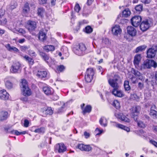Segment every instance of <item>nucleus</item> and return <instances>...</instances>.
I'll use <instances>...</instances> for the list:
<instances>
[{
  "label": "nucleus",
  "instance_id": "obj_21",
  "mask_svg": "<svg viewBox=\"0 0 157 157\" xmlns=\"http://www.w3.org/2000/svg\"><path fill=\"white\" fill-rule=\"evenodd\" d=\"M47 75V72L46 71H38L37 74V76L41 78L46 77Z\"/></svg>",
  "mask_w": 157,
  "mask_h": 157
},
{
  "label": "nucleus",
  "instance_id": "obj_51",
  "mask_svg": "<svg viewBox=\"0 0 157 157\" xmlns=\"http://www.w3.org/2000/svg\"><path fill=\"white\" fill-rule=\"evenodd\" d=\"M138 126H139L141 128H144L146 126L145 124L142 121H139L138 122Z\"/></svg>",
  "mask_w": 157,
  "mask_h": 157
},
{
  "label": "nucleus",
  "instance_id": "obj_6",
  "mask_svg": "<svg viewBox=\"0 0 157 157\" xmlns=\"http://www.w3.org/2000/svg\"><path fill=\"white\" fill-rule=\"evenodd\" d=\"M36 27V23L35 21H29L26 25V28L29 32L33 30Z\"/></svg>",
  "mask_w": 157,
  "mask_h": 157
},
{
  "label": "nucleus",
  "instance_id": "obj_41",
  "mask_svg": "<svg viewBox=\"0 0 157 157\" xmlns=\"http://www.w3.org/2000/svg\"><path fill=\"white\" fill-rule=\"evenodd\" d=\"M102 43L104 44L106 47L108 46L109 44V40L107 38H103L102 39Z\"/></svg>",
  "mask_w": 157,
  "mask_h": 157
},
{
  "label": "nucleus",
  "instance_id": "obj_14",
  "mask_svg": "<svg viewBox=\"0 0 157 157\" xmlns=\"http://www.w3.org/2000/svg\"><path fill=\"white\" fill-rule=\"evenodd\" d=\"M128 33L132 36L136 35V30L133 27L131 26H128L127 27Z\"/></svg>",
  "mask_w": 157,
  "mask_h": 157
},
{
  "label": "nucleus",
  "instance_id": "obj_28",
  "mask_svg": "<svg viewBox=\"0 0 157 157\" xmlns=\"http://www.w3.org/2000/svg\"><path fill=\"white\" fill-rule=\"evenodd\" d=\"M20 86L21 89L28 87L27 81L25 79H22L20 83Z\"/></svg>",
  "mask_w": 157,
  "mask_h": 157
},
{
  "label": "nucleus",
  "instance_id": "obj_23",
  "mask_svg": "<svg viewBox=\"0 0 157 157\" xmlns=\"http://www.w3.org/2000/svg\"><path fill=\"white\" fill-rule=\"evenodd\" d=\"M155 107V106L152 107L150 110V115L154 119L157 118V111L152 109L153 107Z\"/></svg>",
  "mask_w": 157,
  "mask_h": 157
},
{
  "label": "nucleus",
  "instance_id": "obj_55",
  "mask_svg": "<svg viewBox=\"0 0 157 157\" xmlns=\"http://www.w3.org/2000/svg\"><path fill=\"white\" fill-rule=\"evenodd\" d=\"M84 135L85 137V138L86 139H87L89 138L90 136V133L86 131H85L84 132Z\"/></svg>",
  "mask_w": 157,
  "mask_h": 157
},
{
  "label": "nucleus",
  "instance_id": "obj_46",
  "mask_svg": "<svg viewBox=\"0 0 157 157\" xmlns=\"http://www.w3.org/2000/svg\"><path fill=\"white\" fill-rule=\"evenodd\" d=\"M92 149L91 147L89 145H85L83 151H89L91 150Z\"/></svg>",
  "mask_w": 157,
  "mask_h": 157
},
{
  "label": "nucleus",
  "instance_id": "obj_57",
  "mask_svg": "<svg viewBox=\"0 0 157 157\" xmlns=\"http://www.w3.org/2000/svg\"><path fill=\"white\" fill-rule=\"evenodd\" d=\"M0 23L2 25H4L6 24L7 23V20L6 19H2L0 21Z\"/></svg>",
  "mask_w": 157,
  "mask_h": 157
},
{
  "label": "nucleus",
  "instance_id": "obj_53",
  "mask_svg": "<svg viewBox=\"0 0 157 157\" xmlns=\"http://www.w3.org/2000/svg\"><path fill=\"white\" fill-rule=\"evenodd\" d=\"M134 63L136 66H137V54L135 55V56Z\"/></svg>",
  "mask_w": 157,
  "mask_h": 157
},
{
  "label": "nucleus",
  "instance_id": "obj_15",
  "mask_svg": "<svg viewBox=\"0 0 157 157\" xmlns=\"http://www.w3.org/2000/svg\"><path fill=\"white\" fill-rule=\"evenodd\" d=\"M22 93L25 96H29L31 95V92L30 89L28 87L21 89Z\"/></svg>",
  "mask_w": 157,
  "mask_h": 157
},
{
  "label": "nucleus",
  "instance_id": "obj_8",
  "mask_svg": "<svg viewBox=\"0 0 157 157\" xmlns=\"http://www.w3.org/2000/svg\"><path fill=\"white\" fill-rule=\"evenodd\" d=\"M55 147L56 150L59 153L63 152L66 150V147L63 143L57 144Z\"/></svg>",
  "mask_w": 157,
  "mask_h": 157
},
{
  "label": "nucleus",
  "instance_id": "obj_4",
  "mask_svg": "<svg viewBox=\"0 0 157 157\" xmlns=\"http://www.w3.org/2000/svg\"><path fill=\"white\" fill-rule=\"evenodd\" d=\"M150 26V21L146 19L141 22L140 25V28L142 31L144 32L147 30Z\"/></svg>",
  "mask_w": 157,
  "mask_h": 157
},
{
  "label": "nucleus",
  "instance_id": "obj_42",
  "mask_svg": "<svg viewBox=\"0 0 157 157\" xmlns=\"http://www.w3.org/2000/svg\"><path fill=\"white\" fill-rule=\"evenodd\" d=\"M45 129L43 127H41L40 128H38L35 130L34 132L36 133H43L44 132Z\"/></svg>",
  "mask_w": 157,
  "mask_h": 157
},
{
  "label": "nucleus",
  "instance_id": "obj_12",
  "mask_svg": "<svg viewBox=\"0 0 157 157\" xmlns=\"http://www.w3.org/2000/svg\"><path fill=\"white\" fill-rule=\"evenodd\" d=\"M112 31L114 35H117L121 34V30L119 26L116 25L113 28Z\"/></svg>",
  "mask_w": 157,
  "mask_h": 157
},
{
  "label": "nucleus",
  "instance_id": "obj_13",
  "mask_svg": "<svg viewBox=\"0 0 157 157\" xmlns=\"http://www.w3.org/2000/svg\"><path fill=\"white\" fill-rule=\"evenodd\" d=\"M156 51L152 48H150L148 49L147 52V57L149 58H152L154 57L156 54Z\"/></svg>",
  "mask_w": 157,
  "mask_h": 157
},
{
  "label": "nucleus",
  "instance_id": "obj_26",
  "mask_svg": "<svg viewBox=\"0 0 157 157\" xmlns=\"http://www.w3.org/2000/svg\"><path fill=\"white\" fill-rule=\"evenodd\" d=\"M23 58L28 62L29 64L33 65L34 63V60L31 58L27 55H25L23 56Z\"/></svg>",
  "mask_w": 157,
  "mask_h": 157
},
{
  "label": "nucleus",
  "instance_id": "obj_63",
  "mask_svg": "<svg viewBox=\"0 0 157 157\" xmlns=\"http://www.w3.org/2000/svg\"><path fill=\"white\" fill-rule=\"evenodd\" d=\"M152 130L154 132L157 133V126H153L152 127Z\"/></svg>",
  "mask_w": 157,
  "mask_h": 157
},
{
  "label": "nucleus",
  "instance_id": "obj_40",
  "mask_svg": "<svg viewBox=\"0 0 157 157\" xmlns=\"http://www.w3.org/2000/svg\"><path fill=\"white\" fill-rule=\"evenodd\" d=\"M6 87L8 89H11L13 86L12 83L9 81H7L5 83Z\"/></svg>",
  "mask_w": 157,
  "mask_h": 157
},
{
  "label": "nucleus",
  "instance_id": "obj_1",
  "mask_svg": "<svg viewBox=\"0 0 157 157\" xmlns=\"http://www.w3.org/2000/svg\"><path fill=\"white\" fill-rule=\"evenodd\" d=\"M86 48L85 45L82 43L76 45L73 48L74 52L78 56H82L86 53Z\"/></svg>",
  "mask_w": 157,
  "mask_h": 157
},
{
  "label": "nucleus",
  "instance_id": "obj_34",
  "mask_svg": "<svg viewBox=\"0 0 157 157\" xmlns=\"http://www.w3.org/2000/svg\"><path fill=\"white\" fill-rule=\"evenodd\" d=\"M17 6V3L15 2H12L11 3L10 5L8 6V8L10 10H13Z\"/></svg>",
  "mask_w": 157,
  "mask_h": 157
},
{
  "label": "nucleus",
  "instance_id": "obj_48",
  "mask_svg": "<svg viewBox=\"0 0 157 157\" xmlns=\"http://www.w3.org/2000/svg\"><path fill=\"white\" fill-rule=\"evenodd\" d=\"M30 47L29 46H22L20 47V48L21 50L23 52H25L26 50L28 49Z\"/></svg>",
  "mask_w": 157,
  "mask_h": 157
},
{
  "label": "nucleus",
  "instance_id": "obj_5",
  "mask_svg": "<svg viewBox=\"0 0 157 157\" xmlns=\"http://www.w3.org/2000/svg\"><path fill=\"white\" fill-rule=\"evenodd\" d=\"M121 81V79L119 76L117 74L114 75L113 79H109L108 80L109 84L111 86L112 84H117V85H118V83Z\"/></svg>",
  "mask_w": 157,
  "mask_h": 157
},
{
  "label": "nucleus",
  "instance_id": "obj_18",
  "mask_svg": "<svg viewBox=\"0 0 157 157\" xmlns=\"http://www.w3.org/2000/svg\"><path fill=\"white\" fill-rule=\"evenodd\" d=\"M115 125H114L117 127L118 128H121L122 129H124V130L127 131V132H128L130 131V129L128 127H127L124 125L117 123L116 122H115Z\"/></svg>",
  "mask_w": 157,
  "mask_h": 157
},
{
  "label": "nucleus",
  "instance_id": "obj_7",
  "mask_svg": "<svg viewBox=\"0 0 157 157\" xmlns=\"http://www.w3.org/2000/svg\"><path fill=\"white\" fill-rule=\"evenodd\" d=\"M21 67V64L19 62H16L13 63L10 69L12 73H17L19 71Z\"/></svg>",
  "mask_w": 157,
  "mask_h": 157
},
{
  "label": "nucleus",
  "instance_id": "obj_61",
  "mask_svg": "<svg viewBox=\"0 0 157 157\" xmlns=\"http://www.w3.org/2000/svg\"><path fill=\"white\" fill-rule=\"evenodd\" d=\"M150 142L157 147V142L153 140H150Z\"/></svg>",
  "mask_w": 157,
  "mask_h": 157
},
{
  "label": "nucleus",
  "instance_id": "obj_59",
  "mask_svg": "<svg viewBox=\"0 0 157 157\" xmlns=\"http://www.w3.org/2000/svg\"><path fill=\"white\" fill-rule=\"evenodd\" d=\"M19 33L22 34H24L25 33V31L23 29L20 28L17 31Z\"/></svg>",
  "mask_w": 157,
  "mask_h": 157
},
{
  "label": "nucleus",
  "instance_id": "obj_17",
  "mask_svg": "<svg viewBox=\"0 0 157 157\" xmlns=\"http://www.w3.org/2000/svg\"><path fill=\"white\" fill-rule=\"evenodd\" d=\"M7 49L9 51L13 52H17L19 51V50L14 46H11L9 44H7L5 46Z\"/></svg>",
  "mask_w": 157,
  "mask_h": 157
},
{
  "label": "nucleus",
  "instance_id": "obj_36",
  "mask_svg": "<svg viewBox=\"0 0 157 157\" xmlns=\"http://www.w3.org/2000/svg\"><path fill=\"white\" fill-rule=\"evenodd\" d=\"M53 113V111L51 107H48L45 111V113L47 114L52 115Z\"/></svg>",
  "mask_w": 157,
  "mask_h": 157
},
{
  "label": "nucleus",
  "instance_id": "obj_31",
  "mask_svg": "<svg viewBox=\"0 0 157 157\" xmlns=\"http://www.w3.org/2000/svg\"><path fill=\"white\" fill-rule=\"evenodd\" d=\"M131 14V12L128 9L124 10L123 12V15L124 17H127L130 16Z\"/></svg>",
  "mask_w": 157,
  "mask_h": 157
},
{
  "label": "nucleus",
  "instance_id": "obj_27",
  "mask_svg": "<svg viewBox=\"0 0 157 157\" xmlns=\"http://www.w3.org/2000/svg\"><path fill=\"white\" fill-rule=\"evenodd\" d=\"M38 37L40 40L43 41L46 39V35L42 31H40Z\"/></svg>",
  "mask_w": 157,
  "mask_h": 157
},
{
  "label": "nucleus",
  "instance_id": "obj_33",
  "mask_svg": "<svg viewBox=\"0 0 157 157\" xmlns=\"http://www.w3.org/2000/svg\"><path fill=\"white\" fill-rule=\"evenodd\" d=\"M124 86L125 90L128 91L131 89V87L129 85L128 81L126 80L124 82Z\"/></svg>",
  "mask_w": 157,
  "mask_h": 157
},
{
  "label": "nucleus",
  "instance_id": "obj_62",
  "mask_svg": "<svg viewBox=\"0 0 157 157\" xmlns=\"http://www.w3.org/2000/svg\"><path fill=\"white\" fill-rule=\"evenodd\" d=\"M141 2L145 4L149 3L151 2V0H140Z\"/></svg>",
  "mask_w": 157,
  "mask_h": 157
},
{
  "label": "nucleus",
  "instance_id": "obj_45",
  "mask_svg": "<svg viewBox=\"0 0 157 157\" xmlns=\"http://www.w3.org/2000/svg\"><path fill=\"white\" fill-rule=\"evenodd\" d=\"M44 12V10L42 8H40L38 9V15L41 16Z\"/></svg>",
  "mask_w": 157,
  "mask_h": 157
},
{
  "label": "nucleus",
  "instance_id": "obj_44",
  "mask_svg": "<svg viewBox=\"0 0 157 157\" xmlns=\"http://www.w3.org/2000/svg\"><path fill=\"white\" fill-rule=\"evenodd\" d=\"M65 69V67L63 65H60L57 67V70L59 72H61Z\"/></svg>",
  "mask_w": 157,
  "mask_h": 157
},
{
  "label": "nucleus",
  "instance_id": "obj_43",
  "mask_svg": "<svg viewBox=\"0 0 157 157\" xmlns=\"http://www.w3.org/2000/svg\"><path fill=\"white\" fill-rule=\"evenodd\" d=\"M146 47L147 46L145 45L138 47V52L144 51Z\"/></svg>",
  "mask_w": 157,
  "mask_h": 157
},
{
  "label": "nucleus",
  "instance_id": "obj_19",
  "mask_svg": "<svg viewBox=\"0 0 157 157\" xmlns=\"http://www.w3.org/2000/svg\"><path fill=\"white\" fill-rule=\"evenodd\" d=\"M43 90L44 93L47 95H50L52 94V89L50 87L48 86H45L43 88Z\"/></svg>",
  "mask_w": 157,
  "mask_h": 157
},
{
  "label": "nucleus",
  "instance_id": "obj_38",
  "mask_svg": "<svg viewBox=\"0 0 157 157\" xmlns=\"http://www.w3.org/2000/svg\"><path fill=\"white\" fill-rule=\"evenodd\" d=\"M93 76L86 75L85 76V80L87 82H90L93 79Z\"/></svg>",
  "mask_w": 157,
  "mask_h": 157
},
{
  "label": "nucleus",
  "instance_id": "obj_49",
  "mask_svg": "<svg viewBox=\"0 0 157 157\" xmlns=\"http://www.w3.org/2000/svg\"><path fill=\"white\" fill-rule=\"evenodd\" d=\"M9 132H10L12 134H15L16 135H21V132H18L16 130H11V131H9Z\"/></svg>",
  "mask_w": 157,
  "mask_h": 157
},
{
  "label": "nucleus",
  "instance_id": "obj_20",
  "mask_svg": "<svg viewBox=\"0 0 157 157\" xmlns=\"http://www.w3.org/2000/svg\"><path fill=\"white\" fill-rule=\"evenodd\" d=\"M40 55L43 58V59L48 63H49L48 60L49 59L48 56L46 53L42 52L39 51Z\"/></svg>",
  "mask_w": 157,
  "mask_h": 157
},
{
  "label": "nucleus",
  "instance_id": "obj_3",
  "mask_svg": "<svg viewBox=\"0 0 157 157\" xmlns=\"http://www.w3.org/2000/svg\"><path fill=\"white\" fill-rule=\"evenodd\" d=\"M111 86L113 88L112 93L114 95L119 97H122L124 96L122 92L119 90V85H117V84L113 85L112 84Z\"/></svg>",
  "mask_w": 157,
  "mask_h": 157
},
{
  "label": "nucleus",
  "instance_id": "obj_60",
  "mask_svg": "<svg viewBox=\"0 0 157 157\" xmlns=\"http://www.w3.org/2000/svg\"><path fill=\"white\" fill-rule=\"evenodd\" d=\"M40 4H43L46 3L47 0H38Z\"/></svg>",
  "mask_w": 157,
  "mask_h": 157
},
{
  "label": "nucleus",
  "instance_id": "obj_47",
  "mask_svg": "<svg viewBox=\"0 0 157 157\" xmlns=\"http://www.w3.org/2000/svg\"><path fill=\"white\" fill-rule=\"evenodd\" d=\"M85 145L82 144H78L77 147L81 151H83V150L84 148Z\"/></svg>",
  "mask_w": 157,
  "mask_h": 157
},
{
  "label": "nucleus",
  "instance_id": "obj_58",
  "mask_svg": "<svg viewBox=\"0 0 157 157\" xmlns=\"http://www.w3.org/2000/svg\"><path fill=\"white\" fill-rule=\"evenodd\" d=\"M95 132H98L96 134V135H99L101 134L102 132H103V130H100L99 128H97L95 130Z\"/></svg>",
  "mask_w": 157,
  "mask_h": 157
},
{
  "label": "nucleus",
  "instance_id": "obj_50",
  "mask_svg": "<svg viewBox=\"0 0 157 157\" xmlns=\"http://www.w3.org/2000/svg\"><path fill=\"white\" fill-rule=\"evenodd\" d=\"M74 10L76 12H79L80 10V7L78 4L77 3L75 5L74 7Z\"/></svg>",
  "mask_w": 157,
  "mask_h": 157
},
{
  "label": "nucleus",
  "instance_id": "obj_39",
  "mask_svg": "<svg viewBox=\"0 0 157 157\" xmlns=\"http://www.w3.org/2000/svg\"><path fill=\"white\" fill-rule=\"evenodd\" d=\"M93 31V29L90 26H88L86 27L85 28V32L87 33H90Z\"/></svg>",
  "mask_w": 157,
  "mask_h": 157
},
{
  "label": "nucleus",
  "instance_id": "obj_32",
  "mask_svg": "<svg viewBox=\"0 0 157 157\" xmlns=\"http://www.w3.org/2000/svg\"><path fill=\"white\" fill-rule=\"evenodd\" d=\"M94 74V71L93 69L92 68H89L87 70L86 75L93 77Z\"/></svg>",
  "mask_w": 157,
  "mask_h": 157
},
{
  "label": "nucleus",
  "instance_id": "obj_64",
  "mask_svg": "<svg viewBox=\"0 0 157 157\" xmlns=\"http://www.w3.org/2000/svg\"><path fill=\"white\" fill-rule=\"evenodd\" d=\"M56 0H51V4L52 6H54L56 4Z\"/></svg>",
  "mask_w": 157,
  "mask_h": 157
},
{
  "label": "nucleus",
  "instance_id": "obj_9",
  "mask_svg": "<svg viewBox=\"0 0 157 157\" xmlns=\"http://www.w3.org/2000/svg\"><path fill=\"white\" fill-rule=\"evenodd\" d=\"M131 116L135 121L137 122V106H135L133 107L131 109Z\"/></svg>",
  "mask_w": 157,
  "mask_h": 157
},
{
  "label": "nucleus",
  "instance_id": "obj_22",
  "mask_svg": "<svg viewBox=\"0 0 157 157\" xmlns=\"http://www.w3.org/2000/svg\"><path fill=\"white\" fill-rule=\"evenodd\" d=\"M43 48L46 52H48L49 51H52L54 50L55 47L53 45H46L44 46Z\"/></svg>",
  "mask_w": 157,
  "mask_h": 157
},
{
  "label": "nucleus",
  "instance_id": "obj_29",
  "mask_svg": "<svg viewBox=\"0 0 157 157\" xmlns=\"http://www.w3.org/2000/svg\"><path fill=\"white\" fill-rule=\"evenodd\" d=\"M91 110V107L90 105H87L85 108L83 109L82 113L84 114L86 113H89Z\"/></svg>",
  "mask_w": 157,
  "mask_h": 157
},
{
  "label": "nucleus",
  "instance_id": "obj_25",
  "mask_svg": "<svg viewBox=\"0 0 157 157\" xmlns=\"http://www.w3.org/2000/svg\"><path fill=\"white\" fill-rule=\"evenodd\" d=\"M132 25L135 27H137V16H135L132 18L131 20Z\"/></svg>",
  "mask_w": 157,
  "mask_h": 157
},
{
  "label": "nucleus",
  "instance_id": "obj_52",
  "mask_svg": "<svg viewBox=\"0 0 157 157\" xmlns=\"http://www.w3.org/2000/svg\"><path fill=\"white\" fill-rule=\"evenodd\" d=\"M131 80L133 83H136L137 82V78L135 76H133L131 78Z\"/></svg>",
  "mask_w": 157,
  "mask_h": 157
},
{
  "label": "nucleus",
  "instance_id": "obj_2",
  "mask_svg": "<svg viewBox=\"0 0 157 157\" xmlns=\"http://www.w3.org/2000/svg\"><path fill=\"white\" fill-rule=\"evenodd\" d=\"M151 67H157V63L152 60L147 59L141 66V69L150 68Z\"/></svg>",
  "mask_w": 157,
  "mask_h": 157
},
{
  "label": "nucleus",
  "instance_id": "obj_16",
  "mask_svg": "<svg viewBox=\"0 0 157 157\" xmlns=\"http://www.w3.org/2000/svg\"><path fill=\"white\" fill-rule=\"evenodd\" d=\"M8 116V113L6 111H2L0 113V121L6 119Z\"/></svg>",
  "mask_w": 157,
  "mask_h": 157
},
{
  "label": "nucleus",
  "instance_id": "obj_35",
  "mask_svg": "<svg viewBox=\"0 0 157 157\" xmlns=\"http://www.w3.org/2000/svg\"><path fill=\"white\" fill-rule=\"evenodd\" d=\"M28 54L32 57H35L36 54L35 52L33 50L29 49L28 51Z\"/></svg>",
  "mask_w": 157,
  "mask_h": 157
},
{
  "label": "nucleus",
  "instance_id": "obj_24",
  "mask_svg": "<svg viewBox=\"0 0 157 157\" xmlns=\"http://www.w3.org/2000/svg\"><path fill=\"white\" fill-rule=\"evenodd\" d=\"M99 123L101 125L104 127H105L107 125V120L104 117H102L99 120Z\"/></svg>",
  "mask_w": 157,
  "mask_h": 157
},
{
  "label": "nucleus",
  "instance_id": "obj_10",
  "mask_svg": "<svg viewBox=\"0 0 157 157\" xmlns=\"http://www.w3.org/2000/svg\"><path fill=\"white\" fill-rule=\"evenodd\" d=\"M9 94L5 90H0V99L2 100H6L9 98Z\"/></svg>",
  "mask_w": 157,
  "mask_h": 157
},
{
  "label": "nucleus",
  "instance_id": "obj_37",
  "mask_svg": "<svg viewBox=\"0 0 157 157\" xmlns=\"http://www.w3.org/2000/svg\"><path fill=\"white\" fill-rule=\"evenodd\" d=\"M113 105L117 109H118L120 107V103L119 101L117 100L114 101Z\"/></svg>",
  "mask_w": 157,
  "mask_h": 157
},
{
  "label": "nucleus",
  "instance_id": "obj_54",
  "mask_svg": "<svg viewBox=\"0 0 157 157\" xmlns=\"http://www.w3.org/2000/svg\"><path fill=\"white\" fill-rule=\"evenodd\" d=\"M143 6L142 4H140L138 5V12L140 13L143 10Z\"/></svg>",
  "mask_w": 157,
  "mask_h": 157
},
{
  "label": "nucleus",
  "instance_id": "obj_56",
  "mask_svg": "<svg viewBox=\"0 0 157 157\" xmlns=\"http://www.w3.org/2000/svg\"><path fill=\"white\" fill-rule=\"evenodd\" d=\"M29 122L27 120H25L24 121V126L25 127H27L29 126Z\"/></svg>",
  "mask_w": 157,
  "mask_h": 157
},
{
  "label": "nucleus",
  "instance_id": "obj_30",
  "mask_svg": "<svg viewBox=\"0 0 157 157\" xmlns=\"http://www.w3.org/2000/svg\"><path fill=\"white\" fill-rule=\"evenodd\" d=\"M29 11V4L28 3H26L25 5L23 7V12L24 13H28Z\"/></svg>",
  "mask_w": 157,
  "mask_h": 157
},
{
  "label": "nucleus",
  "instance_id": "obj_11",
  "mask_svg": "<svg viewBox=\"0 0 157 157\" xmlns=\"http://www.w3.org/2000/svg\"><path fill=\"white\" fill-rule=\"evenodd\" d=\"M115 116L117 118L120 119L122 121L128 122H130V119L122 113H116L115 114Z\"/></svg>",
  "mask_w": 157,
  "mask_h": 157
}]
</instances>
